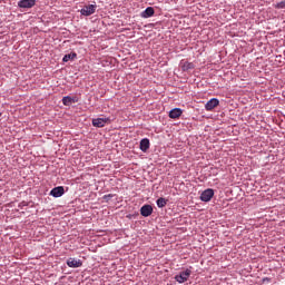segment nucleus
<instances>
[{
	"label": "nucleus",
	"instance_id": "1",
	"mask_svg": "<svg viewBox=\"0 0 285 285\" xmlns=\"http://www.w3.org/2000/svg\"><path fill=\"white\" fill-rule=\"evenodd\" d=\"M190 275H193V271L187 268V269L180 272L178 275H176L175 279H176V282H178V284H184V283L188 282V277H190Z\"/></svg>",
	"mask_w": 285,
	"mask_h": 285
},
{
	"label": "nucleus",
	"instance_id": "4",
	"mask_svg": "<svg viewBox=\"0 0 285 285\" xmlns=\"http://www.w3.org/2000/svg\"><path fill=\"white\" fill-rule=\"evenodd\" d=\"M106 124H110V118H94L92 119V126L95 128H104Z\"/></svg>",
	"mask_w": 285,
	"mask_h": 285
},
{
	"label": "nucleus",
	"instance_id": "13",
	"mask_svg": "<svg viewBox=\"0 0 285 285\" xmlns=\"http://www.w3.org/2000/svg\"><path fill=\"white\" fill-rule=\"evenodd\" d=\"M181 109L175 108L169 111L170 119H179L181 117Z\"/></svg>",
	"mask_w": 285,
	"mask_h": 285
},
{
	"label": "nucleus",
	"instance_id": "7",
	"mask_svg": "<svg viewBox=\"0 0 285 285\" xmlns=\"http://www.w3.org/2000/svg\"><path fill=\"white\" fill-rule=\"evenodd\" d=\"M66 193V190L63 189V186H58L55 187L53 189H51L50 195L51 197H63V194Z\"/></svg>",
	"mask_w": 285,
	"mask_h": 285
},
{
	"label": "nucleus",
	"instance_id": "15",
	"mask_svg": "<svg viewBox=\"0 0 285 285\" xmlns=\"http://www.w3.org/2000/svg\"><path fill=\"white\" fill-rule=\"evenodd\" d=\"M75 59H77V55L75 52H71L69 55H65L62 58V61L66 63L68 61H72Z\"/></svg>",
	"mask_w": 285,
	"mask_h": 285
},
{
	"label": "nucleus",
	"instance_id": "9",
	"mask_svg": "<svg viewBox=\"0 0 285 285\" xmlns=\"http://www.w3.org/2000/svg\"><path fill=\"white\" fill-rule=\"evenodd\" d=\"M219 106V100L217 98H212L207 104L205 105V110H215Z\"/></svg>",
	"mask_w": 285,
	"mask_h": 285
},
{
	"label": "nucleus",
	"instance_id": "17",
	"mask_svg": "<svg viewBox=\"0 0 285 285\" xmlns=\"http://www.w3.org/2000/svg\"><path fill=\"white\" fill-rule=\"evenodd\" d=\"M274 8H276V10H285V0L274 4Z\"/></svg>",
	"mask_w": 285,
	"mask_h": 285
},
{
	"label": "nucleus",
	"instance_id": "14",
	"mask_svg": "<svg viewBox=\"0 0 285 285\" xmlns=\"http://www.w3.org/2000/svg\"><path fill=\"white\" fill-rule=\"evenodd\" d=\"M180 67L181 70H184V72L188 71V70H193V68H195V65L193 62H188V61H181L180 62Z\"/></svg>",
	"mask_w": 285,
	"mask_h": 285
},
{
	"label": "nucleus",
	"instance_id": "5",
	"mask_svg": "<svg viewBox=\"0 0 285 285\" xmlns=\"http://www.w3.org/2000/svg\"><path fill=\"white\" fill-rule=\"evenodd\" d=\"M36 4H37V0H20L18 2V7L22 9L35 8Z\"/></svg>",
	"mask_w": 285,
	"mask_h": 285
},
{
	"label": "nucleus",
	"instance_id": "12",
	"mask_svg": "<svg viewBox=\"0 0 285 285\" xmlns=\"http://www.w3.org/2000/svg\"><path fill=\"white\" fill-rule=\"evenodd\" d=\"M62 104H63V106H72V104H77V98L70 97V96H65L62 98Z\"/></svg>",
	"mask_w": 285,
	"mask_h": 285
},
{
	"label": "nucleus",
	"instance_id": "16",
	"mask_svg": "<svg viewBox=\"0 0 285 285\" xmlns=\"http://www.w3.org/2000/svg\"><path fill=\"white\" fill-rule=\"evenodd\" d=\"M156 204H157L158 208H164V207H166V204H168V200L164 197H160L156 200Z\"/></svg>",
	"mask_w": 285,
	"mask_h": 285
},
{
	"label": "nucleus",
	"instance_id": "11",
	"mask_svg": "<svg viewBox=\"0 0 285 285\" xmlns=\"http://www.w3.org/2000/svg\"><path fill=\"white\" fill-rule=\"evenodd\" d=\"M150 148V140L148 138H144L140 140V150L142 153H147Z\"/></svg>",
	"mask_w": 285,
	"mask_h": 285
},
{
	"label": "nucleus",
	"instance_id": "3",
	"mask_svg": "<svg viewBox=\"0 0 285 285\" xmlns=\"http://www.w3.org/2000/svg\"><path fill=\"white\" fill-rule=\"evenodd\" d=\"M213 197H215V190H213L212 188L205 189L200 194V202L208 203L210 202V199H213Z\"/></svg>",
	"mask_w": 285,
	"mask_h": 285
},
{
	"label": "nucleus",
	"instance_id": "8",
	"mask_svg": "<svg viewBox=\"0 0 285 285\" xmlns=\"http://www.w3.org/2000/svg\"><path fill=\"white\" fill-rule=\"evenodd\" d=\"M140 17L142 19H150V17H155V8L153 7H147L146 10H144L141 13H140Z\"/></svg>",
	"mask_w": 285,
	"mask_h": 285
},
{
	"label": "nucleus",
	"instance_id": "2",
	"mask_svg": "<svg viewBox=\"0 0 285 285\" xmlns=\"http://www.w3.org/2000/svg\"><path fill=\"white\" fill-rule=\"evenodd\" d=\"M95 12H97V4L85 6L80 10V14H82V17H90V16L95 14Z\"/></svg>",
	"mask_w": 285,
	"mask_h": 285
},
{
	"label": "nucleus",
	"instance_id": "10",
	"mask_svg": "<svg viewBox=\"0 0 285 285\" xmlns=\"http://www.w3.org/2000/svg\"><path fill=\"white\" fill-rule=\"evenodd\" d=\"M140 215L142 217H150V215H153V206L151 205H144L140 208Z\"/></svg>",
	"mask_w": 285,
	"mask_h": 285
},
{
	"label": "nucleus",
	"instance_id": "6",
	"mask_svg": "<svg viewBox=\"0 0 285 285\" xmlns=\"http://www.w3.org/2000/svg\"><path fill=\"white\" fill-rule=\"evenodd\" d=\"M67 266H69V268H81V266H83V263L81 262V259L69 258L67 259Z\"/></svg>",
	"mask_w": 285,
	"mask_h": 285
}]
</instances>
